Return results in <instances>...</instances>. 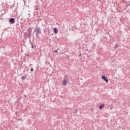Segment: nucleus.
Wrapping results in <instances>:
<instances>
[{"mask_svg":"<svg viewBox=\"0 0 130 130\" xmlns=\"http://www.w3.org/2000/svg\"><path fill=\"white\" fill-rule=\"evenodd\" d=\"M34 32L36 33V37H38L40 34H42L41 28L36 25V28H35Z\"/></svg>","mask_w":130,"mask_h":130,"instance_id":"nucleus-1","label":"nucleus"},{"mask_svg":"<svg viewBox=\"0 0 130 130\" xmlns=\"http://www.w3.org/2000/svg\"><path fill=\"white\" fill-rule=\"evenodd\" d=\"M28 33H27V37H31L32 36V28L30 27L28 28L27 30Z\"/></svg>","mask_w":130,"mask_h":130,"instance_id":"nucleus-2","label":"nucleus"},{"mask_svg":"<svg viewBox=\"0 0 130 130\" xmlns=\"http://www.w3.org/2000/svg\"><path fill=\"white\" fill-rule=\"evenodd\" d=\"M102 80H104L106 83H108V79L106 77H105V75H102Z\"/></svg>","mask_w":130,"mask_h":130,"instance_id":"nucleus-3","label":"nucleus"},{"mask_svg":"<svg viewBox=\"0 0 130 130\" xmlns=\"http://www.w3.org/2000/svg\"><path fill=\"white\" fill-rule=\"evenodd\" d=\"M9 22L10 23H11V24H14V23H15V18H10L9 20Z\"/></svg>","mask_w":130,"mask_h":130,"instance_id":"nucleus-4","label":"nucleus"},{"mask_svg":"<svg viewBox=\"0 0 130 130\" xmlns=\"http://www.w3.org/2000/svg\"><path fill=\"white\" fill-rule=\"evenodd\" d=\"M53 31H54V34H57V33H58V29H57V28H54Z\"/></svg>","mask_w":130,"mask_h":130,"instance_id":"nucleus-5","label":"nucleus"},{"mask_svg":"<svg viewBox=\"0 0 130 130\" xmlns=\"http://www.w3.org/2000/svg\"><path fill=\"white\" fill-rule=\"evenodd\" d=\"M67 83H68V82H67V80H66L65 79H64V80H63V82H62V85H63V86H66Z\"/></svg>","mask_w":130,"mask_h":130,"instance_id":"nucleus-6","label":"nucleus"},{"mask_svg":"<svg viewBox=\"0 0 130 130\" xmlns=\"http://www.w3.org/2000/svg\"><path fill=\"white\" fill-rule=\"evenodd\" d=\"M104 107V105L102 104L99 106V109H102V108Z\"/></svg>","mask_w":130,"mask_h":130,"instance_id":"nucleus-7","label":"nucleus"},{"mask_svg":"<svg viewBox=\"0 0 130 130\" xmlns=\"http://www.w3.org/2000/svg\"><path fill=\"white\" fill-rule=\"evenodd\" d=\"M118 47V45H117V43H116L115 46L114 47L115 49H116Z\"/></svg>","mask_w":130,"mask_h":130,"instance_id":"nucleus-8","label":"nucleus"},{"mask_svg":"<svg viewBox=\"0 0 130 130\" xmlns=\"http://www.w3.org/2000/svg\"><path fill=\"white\" fill-rule=\"evenodd\" d=\"M66 58H67L68 60H70V56H69V55H67V56H66Z\"/></svg>","mask_w":130,"mask_h":130,"instance_id":"nucleus-9","label":"nucleus"},{"mask_svg":"<svg viewBox=\"0 0 130 130\" xmlns=\"http://www.w3.org/2000/svg\"><path fill=\"white\" fill-rule=\"evenodd\" d=\"M79 53H80V54L78 55V56H82V54H81V51L79 52Z\"/></svg>","mask_w":130,"mask_h":130,"instance_id":"nucleus-10","label":"nucleus"},{"mask_svg":"<svg viewBox=\"0 0 130 130\" xmlns=\"http://www.w3.org/2000/svg\"><path fill=\"white\" fill-rule=\"evenodd\" d=\"M68 77H69V75H66L64 76V79L68 78Z\"/></svg>","mask_w":130,"mask_h":130,"instance_id":"nucleus-11","label":"nucleus"},{"mask_svg":"<svg viewBox=\"0 0 130 130\" xmlns=\"http://www.w3.org/2000/svg\"><path fill=\"white\" fill-rule=\"evenodd\" d=\"M30 71L31 72H33V71H34V69H33V68H31Z\"/></svg>","mask_w":130,"mask_h":130,"instance_id":"nucleus-12","label":"nucleus"},{"mask_svg":"<svg viewBox=\"0 0 130 130\" xmlns=\"http://www.w3.org/2000/svg\"><path fill=\"white\" fill-rule=\"evenodd\" d=\"M26 78V77L23 76L22 77V80H25V78Z\"/></svg>","mask_w":130,"mask_h":130,"instance_id":"nucleus-13","label":"nucleus"},{"mask_svg":"<svg viewBox=\"0 0 130 130\" xmlns=\"http://www.w3.org/2000/svg\"><path fill=\"white\" fill-rule=\"evenodd\" d=\"M27 15L28 16V18H30V13H28Z\"/></svg>","mask_w":130,"mask_h":130,"instance_id":"nucleus-14","label":"nucleus"},{"mask_svg":"<svg viewBox=\"0 0 130 130\" xmlns=\"http://www.w3.org/2000/svg\"><path fill=\"white\" fill-rule=\"evenodd\" d=\"M31 48H34V46H33V45L32 44H31Z\"/></svg>","mask_w":130,"mask_h":130,"instance_id":"nucleus-15","label":"nucleus"},{"mask_svg":"<svg viewBox=\"0 0 130 130\" xmlns=\"http://www.w3.org/2000/svg\"><path fill=\"white\" fill-rule=\"evenodd\" d=\"M56 52H57V50H55V51H54V53H56Z\"/></svg>","mask_w":130,"mask_h":130,"instance_id":"nucleus-16","label":"nucleus"},{"mask_svg":"<svg viewBox=\"0 0 130 130\" xmlns=\"http://www.w3.org/2000/svg\"><path fill=\"white\" fill-rule=\"evenodd\" d=\"M29 42H30V44H32V42H31L30 40H29Z\"/></svg>","mask_w":130,"mask_h":130,"instance_id":"nucleus-17","label":"nucleus"},{"mask_svg":"<svg viewBox=\"0 0 130 130\" xmlns=\"http://www.w3.org/2000/svg\"><path fill=\"white\" fill-rule=\"evenodd\" d=\"M24 97H25V98H26V97H27V95H26V94H25Z\"/></svg>","mask_w":130,"mask_h":130,"instance_id":"nucleus-18","label":"nucleus"},{"mask_svg":"<svg viewBox=\"0 0 130 130\" xmlns=\"http://www.w3.org/2000/svg\"><path fill=\"white\" fill-rule=\"evenodd\" d=\"M35 48H36V45H35Z\"/></svg>","mask_w":130,"mask_h":130,"instance_id":"nucleus-19","label":"nucleus"},{"mask_svg":"<svg viewBox=\"0 0 130 130\" xmlns=\"http://www.w3.org/2000/svg\"><path fill=\"white\" fill-rule=\"evenodd\" d=\"M36 10H37V11L38 10V8H36Z\"/></svg>","mask_w":130,"mask_h":130,"instance_id":"nucleus-20","label":"nucleus"},{"mask_svg":"<svg viewBox=\"0 0 130 130\" xmlns=\"http://www.w3.org/2000/svg\"><path fill=\"white\" fill-rule=\"evenodd\" d=\"M26 55H27V56H28L29 55V54H26Z\"/></svg>","mask_w":130,"mask_h":130,"instance_id":"nucleus-21","label":"nucleus"},{"mask_svg":"<svg viewBox=\"0 0 130 130\" xmlns=\"http://www.w3.org/2000/svg\"><path fill=\"white\" fill-rule=\"evenodd\" d=\"M81 80H82V79L81 78Z\"/></svg>","mask_w":130,"mask_h":130,"instance_id":"nucleus-22","label":"nucleus"}]
</instances>
